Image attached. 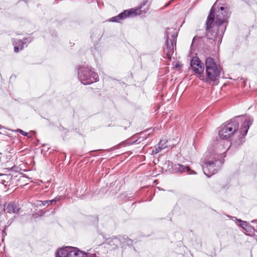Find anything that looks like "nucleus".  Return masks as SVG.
Wrapping results in <instances>:
<instances>
[{"mask_svg":"<svg viewBox=\"0 0 257 257\" xmlns=\"http://www.w3.org/2000/svg\"><path fill=\"white\" fill-rule=\"evenodd\" d=\"M220 154L216 151L208 150L202 159L201 166L205 175L208 177L215 174L220 168L222 162Z\"/></svg>","mask_w":257,"mask_h":257,"instance_id":"f257e3e1","label":"nucleus"},{"mask_svg":"<svg viewBox=\"0 0 257 257\" xmlns=\"http://www.w3.org/2000/svg\"><path fill=\"white\" fill-rule=\"evenodd\" d=\"M149 3V0H144L140 6L137 8H132L129 10H125L118 15L113 17L109 20V22H119L120 21L125 19L128 17H133L137 15H142L146 14L149 10L150 4L148 5L146 8L142 10L143 8Z\"/></svg>","mask_w":257,"mask_h":257,"instance_id":"f03ea898","label":"nucleus"},{"mask_svg":"<svg viewBox=\"0 0 257 257\" xmlns=\"http://www.w3.org/2000/svg\"><path fill=\"white\" fill-rule=\"evenodd\" d=\"M213 7H215L214 5ZM216 12L215 17V22L213 24V30H216L219 28V32L218 35L220 36L224 34V33L226 28V21L228 17H229V14L228 13V9L227 8L221 7L218 9V11L215 10V7H214V12Z\"/></svg>","mask_w":257,"mask_h":257,"instance_id":"7ed1b4c3","label":"nucleus"},{"mask_svg":"<svg viewBox=\"0 0 257 257\" xmlns=\"http://www.w3.org/2000/svg\"><path fill=\"white\" fill-rule=\"evenodd\" d=\"M177 32L174 28H167L166 31V47L164 49L163 57L169 60L174 53V46L176 44Z\"/></svg>","mask_w":257,"mask_h":257,"instance_id":"20e7f679","label":"nucleus"},{"mask_svg":"<svg viewBox=\"0 0 257 257\" xmlns=\"http://www.w3.org/2000/svg\"><path fill=\"white\" fill-rule=\"evenodd\" d=\"M214 7H212L210 10L209 15L208 16L207 20L206 22V37L208 39L213 40L218 43H220L223 35H222L220 37L218 35L219 29L213 30V24L211 26L212 23L215 20V16H214Z\"/></svg>","mask_w":257,"mask_h":257,"instance_id":"39448f33","label":"nucleus"},{"mask_svg":"<svg viewBox=\"0 0 257 257\" xmlns=\"http://www.w3.org/2000/svg\"><path fill=\"white\" fill-rule=\"evenodd\" d=\"M78 76L80 81L84 85L90 84L99 80L98 74L88 67H80L78 70Z\"/></svg>","mask_w":257,"mask_h":257,"instance_id":"423d86ee","label":"nucleus"},{"mask_svg":"<svg viewBox=\"0 0 257 257\" xmlns=\"http://www.w3.org/2000/svg\"><path fill=\"white\" fill-rule=\"evenodd\" d=\"M206 81L207 82L214 81L219 77L220 69L215 63L214 59L208 57L205 61Z\"/></svg>","mask_w":257,"mask_h":257,"instance_id":"0eeeda50","label":"nucleus"},{"mask_svg":"<svg viewBox=\"0 0 257 257\" xmlns=\"http://www.w3.org/2000/svg\"><path fill=\"white\" fill-rule=\"evenodd\" d=\"M253 122V118L249 116L246 117L245 121L241 125L239 130V133L237 134L238 138L232 141L230 143V147L233 149H236L240 146L244 141V137L247 133L248 130Z\"/></svg>","mask_w":257,"mask_h":257,"instance_id":"6e6552de","label":"nucleus"},{"mask_svg":"<svg viewBox=\"0 0 257 257\" xmlns=\"http://www.w3.org/2000/svg\"><path fill=\"white\" fill-rule=\"evenodd\" d=\"M239 122L236 118H233L226 124L222 126L219 131V136L221 139H228L232 135H236L239 133Z\"/></svg>","mask_w":257,"mask_h":257,"instance_id":"1a4fd4ad","label":"nucleus"},{"mask_svg":"<svg viewBox=\"0 0 257 257\" xmlns=\"http://www.w3.org/2000/svg\"><path fill=\"white\" fill-rule=\"evenodd\" d=\"M56 257H84V253L76 247L65 246L57 250Z\"/></svg>","mask_w":257,"mask_h":257,"instance_id":"9d476101","label":"nucleus"},{"mask_svg":"<svg viewBox=\"0 0 257 257\" xmlns=\"http://www.w3.org/2000/svg\"><path fill=\"white\" fill-rule=\"evenodd\" d=\"M190 65L193 71L199 74L198 77L200 79L203 80L204 76L203 71L204 69V64L197 57H194L191 60Z\"/></svg>","mask_w":257,"mask_h":257,"instance_id":"9b49d317","label":"nucleus"},{"mask_svg":"<svg viewBox=\"0 0 257 257\" xmlns=\"http://www.w3.org/2000/svg\"><path fill=\"white\" fill-rule=\"evenodd\" d=\"M173 169L176 173H182L186 171L189 175L196 174L194 171L191 170L188 166H185L179 164H175L173 167Z\"/></svg>","mask_w":257,"mask_h":257,"instance_id":"f8f14e48","label":"nucleus"},{"mask_svg":"<svg viewBox=\"0 0 257 257\" xmlns=\"http://www.w3.org/2000/svg\"><path fill=\"white\" fill-rule=\"evenodd\" d=\"M20 209V208L19 207L18 205L14 202L10 203L8 204L5 205V211L9 213H18Z\"/></svg>","mask_w":257,"mask_h":257,"instance_id":"ddd939ff","label":"nucleus"},{"mask_svg":"<svg viewBox=\"0 0 257 257\" xmlns=\"http://www.w3.org/2000/svg\"><path fill=\"white\" fill-rule=\"evenodd\" d=\"M167 142L166 140H161L158 144L155 146V149L153 150V153L157 154L162 150L166 148L167 147V146L166 145Z\"/></svg>","mask_w":257,"mask_h":257,"instance_id":"4468645a","label":"nucleus"},{"mask_svg":"<svg viewBox=\"0 0 257 257\" xmlns=\"http://www.w3.org/2000/svg\"><path fill=\"white\" fill-rule=\"evenodd\" d=\"M119 240L117 238V236H114L110 238H108L107 240V242L113 248H114L116 247H118L120 245Z\"/></svg>","mask_w":257,"mask_h":257,"instance_id":"2eb2a0df","label":"nucleus"},{"mask_svg":"<svg viewBox=\"0 0 257 257\" xmlns=\"http://www.w3.org/2000/svg\"><path fill=\"white\" fill-rule=\"evenodd\" d=\"M117 238L119 241L120 245L126 243L127 245H130L132 244V240L125 236L119 235L117 236Z\"/></svg>","mask_w":257,"mask_h":257,"instance_id":"dca6fc26","label":"nucleus"},{"mask_svg":"<svg viewBox=\"0 0 257 257\" xmlns=\"http://www.w3.org/2000/svg\"><path fill=\"white\" fill-rule=\"evenodd\" d=\"M60 200V197H56L55 198L50 200H46V201H39L37 203V205L41 206L42 205H47L48 206L52 204L54 202H56L57 201Z\"/></svg>","mask_w":257,"mask_h":257,"instance_id":"f3484780","label":"nucleus"},{"mask_svg":"<svg viewBox=\"0 0 257 257\" xmlns=\"http://www.w3.org/2000/svg\"><path fill=\"white\" fill-rule=\"evenodd\" d=\"M235 220V222L237 224H238L239 226L242 228L243 229L246 230V228L249 226V223L245 221H243L240 219H237L234 217Z\"/></svg>","mask_w":257,"mask_h":257,"instance_id":"a211bd4d","label":"nucleus"},{"mask_svg":"<svg viewBox=\"0 0 257 257\" xmlns=\"http://www.w3.org/2000/svg\"><path fill=\"white\" fill-rule=\"evenodd\" d=\"M32 41V40L31 38H25V39H24L22 41H20V42L21 43V48L20 49L21 50H22L23 47H24V45L25 44L27 43H30Z\"/></svg>","mask_w":257,"mask_h":257,"instance_id":"6ab92c4d","label":"nucleus"},{"mask_svg":"<svg viewBox=\"0 0 257 257\" xmlns=\"http://www.w3.org/2000/svg\"><path fill=\"white\" fill-rule=\"evenodd\" d=\"M18 132L22 135L24 136H28V133H26L22 130L19 129Z\"/></svg>","mask_w":257,"mask_h":257,"instance_id":"aec40b11","label":"nucleus"},{"mask_svg":"<svg viewBox=\"0 0 257 257\" xmlns=\"http://www.w3.org/2000/svg\"><path fill=\"white\" fill-rule=\"evenodd\" d=\"M200 37H197V36H195L192 40V45H191V47L192 46V45H193V44L195 43V41L198 39H199Z\"/></svg>","mask_w":257,"mask_h":257,"instance_id":"412c9836","label":"nucleus"},{"mask_svg":"<svg viewBox=\"0 0 257 257\" xmlns=\"http://www.w3.org/2000/svg\"><path fill=\"white\" fill-rule=\"evenodd\" d=\"M19 47L18 46H15L14 47V51L16 53L18 52L19 51Z\"/></svg>","mask_w":257,"mask_h":257,"instance_id":"4be33fe9","label":"nucleus"},{"mask_svg":"<svg viewBox=\"0 0 257 257\" xmlns=\"http://www.w3.org/2000/svg\"><path fill=\"white\" fill-rule=\"evenodd\" d=\"M174 0H171V1L167 4V6L169 5L172 2H173Z\"/></svg>","mask_w":257,"mask_h":257,"instance_id":"5701e85b","label":"nucleus"},{"mask_svg":"<svg viewBox=\"0 0 257 257\" xmlns=\"http://www.w3.org/2000/svg\"><path fill=\"white\" fill-rule=\"evenodd\" d=\"M138 141V140H135L133 142V144H135V143H136Z\"/></svg>","mask_w":257,"mask_h":257,"instance_id":"b1692460","label":"nucleus"},{"mask_svg":"<svg viewBox=\"0 0 257 257\" xmlns=\"http://www.w3.org/2000/svg\"><path fill=\"white\" fill-rule=\"evenodd\" d=\"M1 175H2V174L0 173V176H1Z\"/></svg>","mask_w":257,"mask_h":257,"instance_id":"393cba45","label":"nucleus"}]
</instances>
